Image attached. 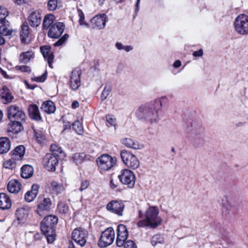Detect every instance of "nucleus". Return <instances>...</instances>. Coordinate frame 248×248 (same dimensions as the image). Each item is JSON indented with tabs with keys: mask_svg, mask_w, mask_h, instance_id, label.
Wrapping results in <instances>:
<instances>
[{
	"mask_svg": "<svg viewBox=\"0 0 248 248\" xmlns=\"http://www.w3.org/2000/svg\"><path fill=\"white\" fill-rule=\"evenodd\" d=\"M234 26L236 31L241 35L248 34V16L239 15L235 19Z\"/></svg>",
	"mask_w": 248,
	"mask_h": 248,
	"instance_id": "nucleus-4",
	"label": "nucleus"
},
{
	"mask_svg": "<svg viewBox=\"0 0 248 248\" xmlns=\"http://www.w3.org/2000/svg\"><path fill=\"white\" fill-rule=\"evenodd\" d=\"M2 102L4 104H7L12 102L14 97L10 93L9 89L6 86L3 87L0 93Z\"/></svg>",
	"mask_w": 248,
	"mask_h": 248,
	"instance_id": "nucleus-26",
	"label": "nucleus"
},
{
	"mask_svg": "<svg viewBox=\"0 0 248 248\" xmlns=\"http://www.w3.org/2000/svg\"><path fill=\"white\" fill-rule=\"evenodd\" d=\"M65 28V25L62 22L54 23L49 29L47 35L51 38H59Z\"/></svg>",
	"mask_w": 248,
	"mask_h": 248,
	"instance_id": "nucleus-14",
	"label": "nucleus"
},
{
	"mask_svg": "<svg viewBox=\"0 0 248 248\" xmlns=\"http://www.w3.org/2000/svg\"><path fill=\"white\" fill-rule=\"evenodd\" d=\"M40 49L44 58L47 61L49 66L52 68L54 55L52 52L50 51L51 47L49 46H41Z\"/></svg>",
	"mask_w": 248,
	"mask_h": 248,
	"instance_id": "nucleus-19",
	"label": "nucleus"
},
{
	"mask_svg": "<svg viewBox=\"0 0 248 248\" xmlns=\"http://www.w3.org/2000/svg\"><path fill=\"white\" fill-rule=\"evenodd\" d=\"M28 112L30 117L34 120L38 121L42 118L38 106L35 104H31L28 107Z\"/></svg>",
	"mask_w": 248,
	"mask_h": 248,
	"instance_id": "nucleus-22",
	"label": "nucleus"
},
{
	"mask_svg": "<svg viewBox=\"0 0 248 248\" xmlns=\"http://www.w3.org/2000/svg\"><path fill=\"white\" fill-rule=\"evenodd\" d=\"M39 188L37 184L32 185L31 190L28 191L25 195V201L28 202L33 201L38 194Z\"/></svg>",
	"mask_w": 248,
	"mask_h": 248,
	"instance_id": "nucleus-24",
	"label": "nucleus"
},
{
	"mask_svg": "<svg viewBox=\"0 0 248 248\" xmlns=\"http://www.w3.org/2000/svg\"><path fill=\"white\" fill-rule=\"evenodd\" d=\"M33 57L34 53L32 51L22 52L20 54L19 61L21 63H27Z\"/></svg>",
	"mask_w": 248,
	"mask_h": 248,
	"instance_id": "nucleus-33",
	"label": "nucleus"
},
{
	"mask_svg": "<svg viewBox=\"0 0 248 248\" xmlns=\"http://www.w3.org/2000/svg\"><path fill=\"white\" fill-rule=\"evenodd\" d=\"M128 233L126 227L123 224H119L117 227V233L116 243L118 247H122L128 238Z\"/></svg>",
	"mask_w": 248,
	"mask_h": 248,
	"instance_id": "nucleus-13",
	"label": "nucleus"
},
{
	"mask_svg": "<svg viewBox=\"0 0 248 248\" xmlns=\"http://www.w3.org/2000/svg\"><path fill=\"white\" fill-rule=\"evenodd\" d=\"M120 182L127 185L129 188H133L135 183V176L133 172L128 169L121 170V173L118 176Z\"/></svg>",
	"mask_w": 248,
	"mask_h": 248,
	"instance_id": "nucleus-8",
	"label": "nucleus"
},
{
	"mask_svg": "<svg viewBox=\"0 0 248 248\" xmlns=\"http://www.w3.org/2000/svg\"><path fill=\"white\" fill-rule=\"evenodd\" d=\"M181 65V62L179 60H176L173 64V66L174 68H179Z\"/></svg>",
	"mask_w": 248,
	"mask_h": 248,
	"instance_id": "nucleus-60",
	"label": "nucleus"
},
{
	"mask_svg": "<svg viewBox=\"0 0 248 248\" xmlns=\"http://www.w3.org/2000/svg\"><path fill=\"white\" fill-rule=\"evenodd\" d=\"M133 49V47L131 46H124V50L126 52H129Z\"/></svg>",
	"mask_w": 248,
	"mask_h": 248,
	"instance_id": "nucleus-64",
	"label": "nucleus"
},
{
	"mask_svg": "<svg viewBox=\"0 0 248 248\" xmlns=\"http://www.w3.org/2000/svg\"><path fill=\"white\" fill-rule=\"evenodd\" d=\"M29 208L28 207L19 208L16 210V215L18 221H22L28 216Z\"/></svg>",
	"mask_w": 248,
	"mask_h": 248,
	"instance_id": "nucleus-29",
	"label": "nucleus"
},
{
	"mask_svg": "<svg viewBox=\"0 0 248 248\" xmlns=\"http://www.w3.org/2000/svg\"><path fill=\"white\" fill-rule=\"evenodd\" d=\"M204 143L203 137L201 136H198L194 139V144L197 147H200Z\"/></svg>",
	"mask_w": 248,
	"mask_h": 248,
	"instance_id": "nucleus-50",
	"label": "nucleus"
},
{
	"mask_svg": "<svg viewBox=\"0 0 248 248\" xmlns=\"http://www.w3.org/2000/svg\"><path fill=\"white\" fill-rule=\"evenodd\" d=\"M21 184L16 180L10 181L7 185L8 190L12 193H17L21 189Z\"/></svg>",
	"mask_w": 248,
	"mask_h": 248,
	"instance_id": "nucleus-27",
	"label": "nucleus"
},
{
	"mask_svg": "<svg viewBox=\"0 0 248 248\" xmlns=\"http://www.w3.org/2000/svg\"><path fill=\"white\" fill-rule=\"evenodd\" d=\"M117 159L108 154H103L96 159L98 167L102 170L107 171L116 164Z\"/></svg>",
	"mask_w": 248,
	"mask_h": 248,
	"instance_id": "nucleus-5",
	"label": "nucleus"
},
{
	"mask_svg": "<svg viewBox=\"0 0 248 248\" xmlns=\"http://www.w3.org/2000/svg\"><path fill=\"white\" fill-rule=\"evenodd\" d=\"M115 46L118 50H124L125 46L120 42H116Z\"/></svg>",
	"mask_w": 248,
	"mask_h": 248,
	"instance_id": "nucleus-58",
	"label": "nucleus"
},
{
	"mask_svg": "<svg viewBox=\"0 0 248 248\" xmlns=\"http://www.w3.org/2000/svg\"><path fill=\"white\" fill-rule=\"evenodd\" d=\"M59 157L51 153L46 154L43 159L44 165L48 170L54 171L58 164Z\"/></svg>",
	"mask_w": 248,
	"mask_h": 248,
	"instance_id": "nucleus-12",
	"label": "nucleus"
},
{
	"mask_svg": "<svg viewBox=\"0 0 248 248\" xmlns=\"http://www.w3.org/2000/svg\"><path fill=\"white\" fill-rule=\"evenodd\" d=\"M29 27L28 22H24L22 26V29L20 31L21 40L22 43H27V38L29 34Z\"/></svg>",
	"mask_w": 248,
	"mask_h": 248,
	"instance_id": "nucleus-35",
	"label": "nucleus"
},
{
	"mask_svg": "<svg viewBox=\"0 0 248 248\" xmlns=\"http://www.w3.org/2000/svg\"><path fill=\"white\" fill-rule=\"evenodd\" d=\"M11 201L9 197L4 193H0V208L2 210L9 209L11 207Z\"/></svg>",
	"mask_w": 248,
	"mask_h": 248,
	"instance_id": "nucleus-25",
	"label": "nucleus"
},
{
	"mask_svg": "<svg viewBox=\"0 0 248 248\" xmlns=\"http://www.w3.org/2000/svg\"><path fill=\"white\" fill-rule=\"evenodd\" d=\"M46 77H47V72L46 71L45 72V73H44L41 76L38 77H35L32 78V79L36 82H43L46 80Z\"/></svg>",
	"mask_w": 248,
	"mask_h": 248,
	"instance_id": "nucleus-51",
	"label": "nucleus"
},
{
	"mask_svg": "<svg viewBox=\"0 0 248 248\" xmlns=\"http://www.w3.org/2000/svg\"><path fill=\"white\" fill-rule=\"evenodd\" d=\"M50 150L51 152L50 153L57 155L58 157L59 156V155L62 152V148L56 144H52L50 146Z\"/></svg>",
	"mask_w": 248,
	"mask_h": 248,
	"instance_id": "nucleus-43",
	"label": "nucleus"
},
{
	"mask_svg": "<svg viewBox=\"0 0 248 248\" xmlns=\"http://www.w3.org/2000/svg\"><path fill=\"white\" fill-rule=\"evenodd\" d=\"M51 187L52 191L56 194H61L65 190L62 184L58 183L56 181L51 182Z\"/></svg>",
	"mask_w": 248,
	"mask_h": 248,
	"instance_id": "nucleus-37",
	"label": "nucleus"
},
{
	"mask_svg": "<svg viewBox=\"0 0 248 248\" xmlns=\"http://www.w3.org/2000/svg\"><path fill=\"white\" fill-rule=\"evenodd\" d=\"M13 31L9 22L5 19L0 21V34L3 35H11Z\"/></svg>",
	"mask_w": 248,
	"mask_h": 248,
	"instance_id": "nucleus-23",
	"label": "nucleus"
},
{
	"mask_svg": "<svg viewBox=\"0 0 248 248\" xmlns=\"http://www.w3.org/2000/svg\"><path fill=\"white\" fill-rule=\"evenodd\" d=\"M123 246H124V248H137L136 243L131 240L125 241Z\"/></svg>",
	"mask_w": 248,
	"mask_h": 248,
	"instance_id": "nucleus-52",
	"label": "nucleus"
},
{
	"mask_svg": "<svg viewBox=\"0 0 248 248\" xmlns=\"http://www.w3.org/2000/svg\"><path fill=\"white\" fill-rule=\"evenodd\" d=\"M106 119L108 123L109 124L111 125H113L114 124L115 120L112 117V116L107 115Z\"/></svg>",
	"mask_w": 248,
	"mask_h": 248,
	"instance_id": "nucleus-56",
	"label": "nucleus"
},
{
	"mask_svg": "<svg viewBox=\"0 0 248 248\" xmlns=\"http://www.w3.org/2000/svg\"><path fill=\"white\" fill-rule=\"evenodd\" d=\"M51 205L52 202L49 198H44L39 202L37 212L40 216H42L43 212L50 210Z\"/></svg>",
	"mask_w": 248,
	"mask_h": 248,
	"instance_id": "nucleus-18",
	"label": "nucleus"
},
{
	"mask_svg": "<svg viewBox=\"0 0 248 248\" xmlns=\"http://www.w3.org/2000/svg\"><path fill=\"white\" fill-rule=\"evenodd\" d=\"M58 5L57 0H49L47 2V8L49 11H54Z\"/></svg>",
	"mask_w": 248,
	"mask_h": 248,
	"instance_id": "nucleus-46",
	"label": "nucleus"
},
{
	"mask_svg": "<svg viewBox=\"0 0 248 248\" xmlns=\"http://www.w3.org/2000/svg\"><path fill=\"white\" fill-rule=\"evenodd\" d=\"M3 166L6 169H13L16 167V162L14 160L9 159L3 163Z\"/></svg>",
	"mask_w": 248,
	"mask_h": 248,
	"instance_id": "nucleus-45",
	"label": "nucleus"
},
{
	"mask_svg": "<svg viewBox=\"0 0 248 248\" xmlns=\"http://www.w3.org/2000/svg\"><path fill=\"white\" fill-rule=\"evenodd\" d=\"M35 137L37 142L40 144L44 143L46 141L45 135L41 132H35Z\"/></svg>",
	"mask_w": 248,
	"mask_h": 248,
	"instance_id": "nucleus-42",
	"label": "nucleus"
},
{
	"mask_svg": "<svg viewBox=\"0 0 248 248\" xmlns=\"http://www.w3.org/2000/svg\"><path fill=\"white\" fill-rule=\"evenodd\" d=\"M139 213L140 217H145V218L137 223L139 227H149L151 228H155L161 223V219L158 216L159 210L156 206H149L146 209L145 213L139 210Z\"/></svg>",
	"mask_w": 248,
	"mask_h": 248,
	"instance_id": "nucleus-2",
	"label": "nucleus"
},
{
	"mask_svg": "<svg viewBox=\"0 0 248 248\" xmlns=\"http://www.w3.org/2000/svg\"><path fill=\"white\" fill-rule=\"evenodd\" d=\"M25 152V148L23 145H19L16 147L13 151V156L15 159H20L24 156Z\"/></svg>",
	"mask_w": 248,
	"mask_h": 248,
	"instance_id": "nucleus-34",
	"label": "nucleus"
},
{
	"mask_svg": "<svg viewBox=\"0 0 248 248\" xmlns=\"http://www.w3.org/2000/svg\"><path fill=\"white\" fill-rule=\"evenodd\" d=\"M111 91V87L109 85L107 84L105 86L100 96L102 101H104L107 99Z\"/></svg>",
	"mask_w": 248,
	"mask_h": 248,
	"instance_id": "nucleus-41",
	"label": "nucleus"
},
{
	"mask_svg": "<svg viewBox=\"0 0 248 248\" xmlns=\"http://www.w3.org/2000/svg\"><path fill=\"white\" fill-rule=\"evenodd\" d=\"M121 142L126 147L134 150H140L143 148L144 146L138 141L129 138H125L121 140Z\"/></svg>",
	"mask_w": 248,
	"mask_h": 248,
	"instance_id": "nucleus-20",
	"label": "nucleus"
},
{
	"mask_svg": "<svg viewBox=\"0 0 248 248\" xmlns=\"http://www.w3.org/2000/svg\"><path fill=\"white\" fill-rule=\"evenodd\" d=\"M10 148V141L7 138H0V154L7 153Z\"/></svg>",
	"mask_w": 248,
	"mask_h": 248,
	"instance_id": "nucleus-30",
	"label": "nucleus"
},
{
	"mask_svg": "<svg viewBox=\"0 0 248 248\" xmlns=\"http://www.w3.org/2000/svg\"><path fill=\"white\" fill-rule=\"evenodd\" d=\"M27 20L28 24H29L31 27H37L41 23V14L38 11H33L29 14Z\"/></svg>",
	"mask_w": 248,
	"mask_h": 248,
	"instance_id": "nucleus-15",
	"label": "nucleus"
},
{
	"mask_svg": "<svg viewBox=\"0 0 248 248\" xmlns=\"http://www.w3.org/2000/svg\"><path fill=\"white\" fill-rule=\"evenodd\" d=\"M8 15L9 12L7 9L3 6H0V21L5 20Z\"/></svg>",
	"mask_w": 248,
	"mask_h": 248,
	"instance_id": "nucleus-44",
	"label": "nucleus"
},
{
	"mask_svg": "<svg viewBox=\"0 0 248 248\" xmlns=\"http://www.w3.org/2000/svg\"><path fill=\"white\" fill-rule=\"evenodd\" d=\"M114 238V230L112 228H108L102 233L98 241V246L101 248L107 247L113 243Z\"/></svg>",
	"mask_w": 248,
	"mask_h": 248,
	"instance_id": "nucleus-7",
	"label": "nucleus"
},
{
	"mask_svg": "<svg viewBox=\"0 0 248 248\" xmlns=\"http://www.w3.org/2000/svg\"><path fill=\"white\" fill-rule=\"evenodd\" d=\"M7 115L10 121H25V114L16 105H12L8 108Z\"/></svg>",
	"mask_w": 248,
	"mask_h": 248,
	"instance_id": "nucleus-10",
	"label": "nucleus"
},
{
	"mask_svg": "<svg viewBox=\"0 0 248 248\" xmlns=\"http://www.w3.org/2000/svg\"><path fill=\"white\" fill-rule=\"evenodd\" d=\"M81 71L78 69L73 70L70 76V86L73 90H77L80 86V76Z\"/></svg>",
	"mask_w": 248,
	"mask_h": 248,
	"instance_id": "nucleus-17",
	"label": "nucleus"
},
{
	"mask_svg": "<svg viewBox=\"0 0 248 248\" xmlns=\"http://www.w3.org/2000/svg\"><path fill=\"white\" fill-rule=\"evenodd\" d=\"M18 5H21L22 4L27 3L29 0H13Z\"/></svg>",
	"mask_w": 248,
	"mask_h": 248,
	"instance_id": "nucleus-59",
	"label": "nucleus"
},
{
	"mask_svg": "<svg viewBox=\"0 0 248 248\" xmlns=\"http://www.w3.org/2000/svg\"><path fill=\"white\" fill-rule=\"evenodd\" d=\"M21 176L23 178H29L31 177L33 173V168L29 165L23 166L21 169Z\"/></svg>",
	"mask_w": 248,
	"mask_h": 248,
	"instance_id": "nucleus-32",
	"label": "nucleus"
},
{
	"mask_svg": "<svg viewBox=\"0 0 248 248\" xmlns=\"http://www.w3.org/2000/svg\"><path fill=\"white\" fill-rule=\"evenodd\" d=\"M16 68L22 72H30L31 71L30 67L26 65L17 66Z\"/></svg>",
	"mask_w": 248,
	"mask_h": 248,
	"instance_id": "nucleus-54",
	"label": "nucleus"
},
{
	"mask_svg": "<svg viewBox=\"0 0 248 248\" xmlns=\"http://www.w3.org/2000/svg\"><path fill=\"white\" fill-rule=\"evenodd\" d=\"M125 205L121 201L112 200L109 202L106 206L107 210L119 216H122Z\"/></svg>",
	"mask_w": 248,
	"mask_h": 248,
	"instance_id": "nucleus-11",
	"label": "nucleus"
},
{
	"mask_svg": "<svg viewBox=\"0 0 248 248\" xmlns=\"http://www.w3.org/2000/svg\"><path fill=\"white\" fill-rule=\"evenodd\" d=\"M120 156L124 163L129 168L136 169L140 166V161L135 155L126 150H122Z\"/></svg>",
	"mask_w": 248,
	"mask_h": 248,
	"instance_id": "nucleus-3",
	"label": "nucleus"
},
{
	"mask_svg": "<svg viewBox=\"0 0 248 248\" xmlns=\"http://www.w3.org/2000/svg\"><path fill=\"white\" fill-rule=\"evenodd\" d=\"M85 155L84 154L76 153L74 154L72 158V160L77 165L81 163L84 159Z\"/></svg>",
	"mask_w": 248,
	"mask_h": 248,
	"instance_id": "nucleus-40",
	"label": "nucleus"
},
{
	"mask_svg": "<svg viewBox=\"0 0 248 248\" xmlns=\"http://www.w3.org/2000/svg\"><path fill=\"white\" fill-rule=\"evenodd\" d=\"M46 237L47 242L49 243H52L55 239V231H53V232L43 233Z\"/></svg>",
	"mask_w": 248,
	"mask_h": 248,
	"instance_id": "nucleus-48",
	"label": "nucleus"
},
{
	"mask_svg": "<svg viewBox=\"0 0 248 248\" xmlns=\"http://www.w3.org/2000/svg\"><path fill=\"white\" fill-rule=\"evenodd\" d=\"M41 109L44 112L51 114L54 113L56 110V107L54 103L48 100L44 102L41 106Z\"/></svg>",
	"mask_w": 248,
	"mask_h": 248,
	"instance_id": "nucleus-28",
	"label": "nucleus"
},
{
	"mask_svg": "<svg viewBox=\"0 0 248 248\" xmlns=\"http://www.w3.org/2000/svg\"><path fill=\"white\" fill-rule=\"evenodd\" d=\"M163 98H158L140 106L136 112V117L150 124L157 123L159 119L158 112L162 108Z\"/></svg>",
	"mask_w": 248,
	"mask_h": 248,
	"instance_id": "nucleus-1",
	"label": "nucleus"
},
{
	"mask_svg": "<svg viewBox=\"0 0 248 248\" xmlns=\"http://www.w3.org/2000/svg\"><path fill=\"white\" fill-rule=\"evenodd\" d=\"M203 55V50L202 49H200L198 51H194L193 53V56L194 57H202Z\"/></svg>",
	"mask_w": 248,
	"mask_h": 248,
	"instance_id": "nucleus-57",
	"label": "nucleus"
},
{
	"mask_svg": "<svg viewBox=\"0 0 248 248\" xmlns=\"http://www.w3.org/2000/svg\"><path fill=\"white\" fill-rule=\"evenodd\" d=\"M55 16L52 14L46 15L43 20V28L44 29L47 30L54 24Z\"/></svg>",
	"mask_w": 248,
	"mask_h": 248,
	"instance_id": "nucleus-31",
	"label": "nucleus"
},
{
	"mask_svg": "<svg viewBox=\"0 0 248 248\" xmlns=\"http://www.w3.org/2000/svg\"><path fill=\"white\" fill-rule=\"evenodd\" d=\"M11 124H8L7 131L9 133V134H17L23 129V127L22 124V123L24 121H10Z\"/></svg>",
	"mask_w": 248,
	"mask_h": 248,
	"instance_id": "nucleus-21",
	"label": "nucleus"
},
{
	"mask_svg": "<svg viewBox=\"0 0 248 248\" xmlns=\"http://www.w3.org/2000/svg\"><path fill=\"white\" fill-rule=\"evenodd\" d=\"M57 211L61 215H65L68 212L69 207L65 202L60 201L57 205Z\"/></svg>",
	"mask_w": 248,
	"mask_h": 248,
	"instance_id": "nucleus-36",
	"label": "nucleus"
},
{
	"mask_svg": "<svg viewBox=\"0 0 248 248\" xmlns=\"http://www.w3.org/2000/svg\"><path fill=\"white\" fill-rule=\"evenodd\" d=\"M58 218L53 215L46 217L42 220L40 229L43 233L53 232L55 231V226L57 224Z\"/></svg>",
	"mask_w": 248,
	"mask_h": 248,
	"instance_id": "nucleus-6",
	"label": "nucleus"
},
{
	"mask_svg": "<svg viewBox=\"0 0 248 248\" xmlns=\"http://www.w3.org/2000/svg\"><path fill=\"white\" fill-rule=\"evenodd\" d=\"M78 15L79 17L78 22L80 25L88 26V24L85 22V16L83 12L80 9L78 10Z\"/></svg>",
	"mask_w": 248,
	"mask_h": 248,
	"instance_id": "nucleus-47",
	"label": "nucleus"
},
{
	"mask_svg": "<svg viewBox=\"0 0 248 248\" xmlns=\"http://www.w3.org/2000/svg\"><path fill=\"white\" fill-rule=\"evenodd\" d=\"M73 128L75 132L78 135H82L83 133V128L81 123L78 120L73 123Z\"/></svg>",
	"mask_w": 248,
	"mask_h": 248,
	"instance_id": "nucleus-38",
	"label": "nucleus"
},
{
	"mask_svg": "<svg viewBox=\"0 0 248 248\" xmlns=\"http://www.w3.org/2000/svg\"><path fill=\"white\" fill-rule=\"evenodd\" d=\"M89 185V182L88 181H85L84 182H82L81 184L80 187L79 188V190L80 191H83V190L86 189L88 186Z\"/></svg>",
	"mask_w": 248,
	"mask_h": 248,
	"instance_id": "nucleus-55",
	"label": "nucleus"
},
{
	"mask_svg": "<svg viewBox=\"0 0 248 248\" xmlns=\"http://www.w3.org/2000/svg\"><path fill=\"white\" fill-rule=\"evenodd\" d=\"M69 35L68 34H65L62 37L59 39L55 44L54 46H58L62 45L66 40L68 38Z\"/></svg>",
	"mask_w": 248,
	"mask_h": 248,
	"instance_id": "nucleus-49",
	"label": "nucleus"
},
{
	"mask_svg": "<svg viewBox=\"0 0 248 248\" xmlns=\"http://www.w3.org/2000/svg\"><path fill=\"white\" fill-rule=\"evenodd\" d=\"M79 107V103L77 101H74L72 104V108H76Z\"/></svg>",
	"mask_w": 248,
	"mask_h": 248,
	"instance_id": "nucleus-61",
	"label": "nucleus"
},
{
	"mask_svg": "<svg viewBox=\"0 0 248 248\" xmlns=\"http://www.w3.org/2000/svg\"><path fill=\"white\" fill-rule=\"evenodd\" d=\"M106 15H97L93 17L91 20L92 26L93 29H103L105 28L106 24Z\"/></svg>",
	"mask_w": 248,
	"mask_h": 248,
	"instance_id": "nucleus-16",
	"label": "nucleus"
},
{
	"mask_svg": "<svg viewBox=\"0 0 248 248\" xmlns=\"http://www.w3.org/2000/svg\"><path fill=\"white\" fill-rule=\"evenodd\" d=\"M88 237V231L81 228L74 229L72 233V239L81 247L85 245Z\"/></svg>",
	"mask_w": 248,
	"mask_h": 248,
	"instance_id": "nucleus-9",
	"label": "nucleus"
},
{
	"mask_svg": "<svg viewBox=\"0 0 248 248\" xmlns=\"http://www.w3.org/2000/svg\"><path fill=\"white\" fill-rule=\"evenodd\" d=\"M110 186L112 189H114L117 187V185L115 184L112 179L110 181Z\"/></svg>",
	"mask_w": 248,
	"mask_h": 248,
	"instance_id": "nucleus-62",
	"label": "nucleus"
},
{
	"mask_svg": "<svg viewBox=\"0 0 248 248\" xmlns=\"http://www.w3.org/2000/svg\"><path fill=\"white\" fill-rule=\"evenodd\" d=\"M163 242V237L159 234L154 235L151 240V243L154 247L157 246L158 244H162Z\"/></svg>",
	"mask_w": 248,
	"mask_h": 248,
	"instance_id": "nucleus-39",
	"label": "nucleus"
},
{
	"mask_svg": "<svg viewBox=\"0 0 248 248\" xmlns=\"http://www.w3.org/2000/svg\"><path fill=\"white\" fill-rule=\"evenodd\" d=\"M0 73L1 75H2L4 78H7L8 76L6 74V72L4 71L2 68H0Z\"/></svg>",
	"mask_w": 248,
	"mask_h": 248,
	"instance_id": "nucleus-63",
	"label": "nucleus"
},
{
	"mask_svg": "<svg viewBox=\"0 0 248 248\" xmlns=\"http://www.w3.org/2000/svg\"><path fill=\"white\" fill-rule=\"evenodd\" d=\"M42 235L38 232H36L35 233L33 232H29L27 237L28 238L32 237L34 240H39L41 237Z\"/></svg>",
	"mask_w": 248,
	"mask_h": 248,
	"instance_id": "nucleus-53",
	"label": "nucleus"
}]
</instances>
